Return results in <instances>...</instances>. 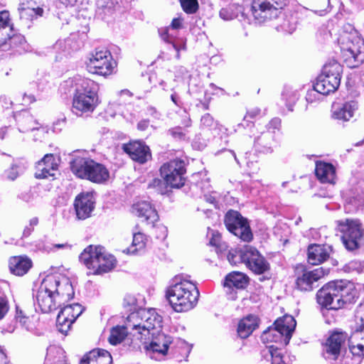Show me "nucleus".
Listing matches in <instances>:
<instances>
[{
	"label": "nucleus",
	"mask_w": 364,
	"mask_h": 364,
	"mask_svg": "<svg viewBox=\"0 0 364 364\" xmlns=\"http://www.w3.org/2000/svg\"><path fill=\"white\" fill-rule=\"evenodd\" d=\"M128 326L134 331L132 337L144 344L151 359H163L168 352L172 338L161 332L162 317L155 309L141 310L130 316Z\"/></svg>",
	"instance_id": "obj_1"
},
{
	"label": "nucleus",
	"mask_w": 364,
	"mask_h": 364,
	"mask_svg": "<svg viewBox=\"0 0 364 364\" xmlns=\"http://www.w3.org/2000/svg\"><path fill=\"white\" fill-rule=\"evenodd\" d=\"M73 296L74 290L68 277L60 274L48 275L41 282L36 299L41 311L49 313Z\"/></svg>",
	"instance_id": "obj_2"
},
{
	"label": "nucleus",
	"mask_w": 364,
	"mask_h": 364,
	"mask_svg": "<svg viewBox=\"0 0 364 364\" xmlns=\"http://www.w3.org/2000/svg\"><path fill=\"white\" fill-rule=\"evenodd\" d=\"M166 296L175 311L185 312L196 306L199 291L193 282L176 277L173 284L167 289Z\"/></svg>",
	"instance_id": "obj_3"
},
{
	"label": "nucleus",
	"mask_w": 364,
	"mask_h": 364,
	"mask_svg": "<svg viewBox=\"0 0 364 364\" xmlns=\"http://www.w3.org/2000/svg\"><path fill=\"white\" fill-rule=\"evenodd\" d=\"M99 86L88 78L79 80L73 98L72 112L77 116L92 113L100 102Z\"/></svg>",
	"instance_id": "obj_4"
},
{
	"label": "nucleus",
	"mask_w": 364,
	"mask_h": 364,
	"mask_svg": "<svg viewBox=\"0 0 364 364\" xmlns=\"http://www.w3.org/2000/svg\"><path fill=\"white\" fill-rule=\"evenodd\" d=\"M337 41L342 56L349 66L355 67L364 61V40L350 25L345 26L339 33Z\"/></svg>",
	"instance_id": "obj_5"
},
{
	"label": "nucleus",
	"mask_w": 364,
	"mask_h": 364,
	"mask_svg": "<svg viewBox=\"0 0 364 364\" xmlns=\"http://www.w3.org/2000/svg\"><path fill=\"white\" fill-rule=\"evenodd\" d=\"M80 260L93 274H101L112 270L116 264L115 257L103 247L90 245L80 255Z\"/></svg>",
	"instance_id": "obj_6"
},
{
	"label": "nucleus",
	"mask_w": 364,
	"mask_h": 364,
	"mask_svg": "<svg viewBox=\"0 0 364 364\" xmlns=\"http://www.w3.org/2000/svg\"><path fill=\"white\" fill-rule=\"evenodd\" d=\"M350 287L346 282H331L323 286L316 294L318 304L327 310L341 309L346 302Z\"/></svg>",
	"instance_id": "obj_7"
},
{
	"label": "nucleus",
	"mask_w": 364,
	"mask_h": 364,
	"mask_svg": "<svg viewBox=\"0 0 364 364\" xmlns=\"http://www.w3.org/2000/svg\"><path fill=\"white\" fill-rule=\"evenodd\" d=\"M343 73L342 65L335 60L327 62L314 84V90L327 95L338 90Z\"/></svg>",
	"instance_id": "obj_8"
},
{
	"label": "nucleus",
	"mask_w": 364,
	"mask_h": 364,
	"mask_svg": "<svg viewBox=\"0 0 364 364\" xmlns=\"http://www.w3.org/2000/svg\"><path fill=\"white\" fill-rule=\"evenodd\" d=\"M343 243L348 250L358 249L364 238V229L358 219H346L338 222Z\"/></svg>",
	"instance_id": "obj_9"
},
{
	"label": "nucleus",
	"mask_w": 364,
	"mask_h": 364,
	"mask_svg": "<svg viewBox=\"0 0 364 364\" xmlns=\"http://www.w3.org/2000/svg\"><path fill=\"white\" fill-rule=\"evenodd\" d=\"M115 65L111 53L107 49H96L86 61L87 70L90 73L102 76L111 75Z\"/></svg>",
	"instance_id": "obj_10"
},
{
	"label": "nucleus",
	"mask_w": 364,
	"mask_h": 364,
	"mask_svg": "<svg viewBox=\"0 0 364 364\" xmlns=\"http://www.w3.org/2000/svg\"><path fill=\"white\" fill-rule=\"evenodd\" d=\"M186 172L185 162L181 159L169 161L160 168L161 178L171 188H180L184 185Z\"/></svg>",
	"instance_id": "obj_11"
},
{
	"label": "nucleus",
	"mask_w": 364,
	"mask_h": 364,
	"mask_svg": "<svg viewBox=\"0 0 364 364\" xmlns=\"http://www.w3.org/2000/svg\"><path fill=\"white\" fill-rule=\"evenodd\" d=\"M239 257L241 262L255 274H265L270 269L268 261L252 246L245 245L240 248Z\"/></svg>",
	"instance_id": "obj_12"
},
{
	"label": "nucleus",
	"mask_w": 364,
	"mask_h": 364,
	"mask_svg": "<svg viewBox=\"0 0 364 364\" xmlns=\"http://www.w3.org/2000/svg\"><path fill=\"white\" fill-rule=\"evenodd\" d=\"M284 4L283 0H252L251 11L255 19L261 23L276 16Z\"/></svg>",
	"instance_id": "obj_13"
},
{
	"label": "nucleus",
	"mask_w": 364,
	"mask_h": 364,
	"mask_svg": "<svg viewBox=\"0 0 364 364\" xmlns=\"http://www.w3.org/2000/svg\"><path fill=\"white\" fill-rule=\"evenodd\" d=\"M225 224L230 232L242 240L250 242L252 239V233L247 220L237 211L229 210L225 218Z\"/></svg>",
	"instance_id": "obj_14"
},
{
	"label": "nucleus",
	"mask_w": 364,
	"mask_h": 364,
	"mask_svg": "<svg viewBox=\"0 0 364 364\" xmlns=\"http://www.w3.org/2000/svg\"><path fill=\"white\" fill-rule=\"evenodd\" d=\"M83 311V307L77 303L64 306L58 313L56 319L58 331L62 333L66 334L70 330L71 325L81 315Z\"/></svg>",
	"instance_id": "obj_15"
},
{
	"label": "nucleus",
	"mask_w": 364,
	"mask_h": 364,
	"mask_svg": "<svg viewBox=\"0 0 364 364\" xmlns=\"http://www.w3.org/2000/svg\"><path fill=\"white\" fill-rule=\"evenodd\" d=\"M18 11L21 20L29 24L43 15V5L41 0H19Z\"/></svg>",
	"instance_id": "obj_16"
},
{
	"label": "nucleus",
	"mask_w": 364,
	"mask_h": 364,
	"mask_svg": "<svg viewBox=\"0 0 364 364\" xmlns=\"http://www.w3.org/2000/svg\"><path fill=\"white\" fill-rule=\"evenodd\" d=\"M95 198L92 193H82L79 194L75 200V209L77 218L85 220L91 215L95 208Z\"/></svg>",
	"instance_id": "obj_17"
},
{
	"label": "nucleus",
	"mask_w": 364,
	"mask_h": 364,
	"mask_svg": "<svg viewBox=\"0 0 364 364\" xmlns=\"http://www.w3.org/2000/svg\"><path fill=\"white\" fill-rule=\"evenodd\" d=\"M92 159L87 156L85 151H77L72 155L70 162L72 172L78 178L85 179L91 166Z\"/></svg>",
	"instance_id": "obj_18"
},
{
	"label": "nucleus",
	"mask_w": 364,
	"mask_h": 364,
	"mask_svg": "<svg viewBox=\"0 0 364 364\" xmlns=\"http://www.w3.org/2000/svg\"><path fill=\"white\" fill-rule=\"evenodd\" d=\"M328 273V270L324 269L323 267L316 268L311 271H304L301 275L297 277L296 287L301 291H311L314 288V283Z\"/></svg>",
	"instance_id": "obj_19"
},
{
	"label": "nucleus",
	"mask_w": 364,
	"mask_h": 364,
	"mask_svg": "<svg viewBox=\"0 0 364 364\" xmlns=\"http://www.w3.org/2000/svg\"><path fill=\"white\" fill-rule=\"evenodd\" d=\"M346 335L342 332H335L327 339L323 353L326 359L336 360L340 354L342 345L346 340Z\"/></svg>",
	"instance_id": "obj_20"
},
{
	"label": "nucleus",
	"mask_w": 364,
	"mask_h": 364,
	"mask_svg": "<svg viewBox=\"0 0 364 364\" xmlns=\"http://www.w3.org/2000/svg\"><path fill=\"white\" fill-rule=\"evenodd\" d=\"M58 167V162L55 156L52 154H46L36 164V177L37 178L54 177Z\"/></svg>",
	"instance_id": "obj_21"
},
{
	"label": "nucleus",
	"mask_w": 364,
	"mask_h": 364,
	"mask_svg": "<svg viewBox=\"0 0 364 364\" xmlns=\"http://www.w3.org/2000/svg\"><path fill=\"white\" fill-rule=\"evenodd\" d=\"M123 150L131 159L140 164L145 163L151 158L149 146L139 141H135L123 145Z\"/></svg>",
	"instance_id": "obj_22"
},
{
	"label": "nucleus",
	"mask_w": 364,
	"mask_h": 364,
	"mask_svg": "<svg viewBox=\"0 0 364 364\" xmlns=\"http://www.w3.org/2000/svg\"><path fill=\"white\" fill-rule=\"evenodd\" d=\"M281 127V119L275 117L269 121L267 125L268 132L264 133L260 137L257 138L255 141L257 146L261 147L260 151L264 153H272V144H273V136L270 132H274L276 129H279Z\"/></svg>",
	"instance_id": "obj_23"
},
{
	"label": "nucleus",
	"mask_w": 364,
	"mask_h": 364,
	"mask_svg": "<svg viewBox=\"0 0 364 364\" xmlns=\"http://www.w3.org/2000/svg\"><path fill=\"white\" fill-rule=\"evenodd\" d=\"M349 349L359 360L364 357V326L356 325L348 339Z\"/></svg>",
	"instance_id": "obj_24"
},
{
	"label": "nucleus",
	"mask_w": 364,
	"mask_h": 364,
	"mask_svg": "<svg viewBox=\"0 0 364 364\" xmlns=\"http://www.w3.org/2000/svg\"><path fill=\"white\" fill-rule=\"evenodd\" d=\"M19 37L13 36V26L9 11L0 12V47L5 46L9 41L10 45L14 43Z\"/></svg>",
	"instance_id": "obj_25"
},
{
	"label": "nucleus",
	"mask_w": 364,
	"mask_h": 364,
	"mask_svg": "<svg viewBox=\"0 0 364 364\" xmlns=\"http://www.w3.org/2000/svg\"><path fill=\"white\" fill-rule=\"evenodd\" d=\"M133 213L139 218H142L148 223H154L158 220V214L155 208L149 202L139 201L133 205Z\"/></svg>",
	"instance_id": "obj_26"
},
{
	"label": "nucleus",
	"mask_w": 364,
	"mask_h": 364,
	"mask_svg": "<svg viewBox=\"0 0 364 364\" xmlns=\"http://www.w3.org/2000/svg\"><path fill=\"white\" fill-rule=\"evenodd\" d=\"M358 109V104L355 100L344 102L340 106L335 107L332 111V117L343 122L349 121Z\"/></svg>",
	"instance_id": "obj_27"
},
{
	"label": "nucleus",
	"mask_w": 364,
	"mask_h": 364,
	"mask_svg": "<svg viewBox=\"0 0 364 364\" xmlns=\"http://www.w3.org/2000/svg\"><path fill=\"white\" fill-rule=\"evenodd\" d=\"M330 251V247L311 245L308 248V262L313 265H317L328 258Z\"/></svg>",
	"instance_id": "obj_28"
},
{
	"label": "nucleus",
	"mask_w": 364,
	"mask_h": 364,
	"mask_svg": "<svg viewBox=\"0 0 364 364\" xmlns=\"http://www.w3.org/2000/svg\"><path fill=\"white\" fill-rule=\"evenodd\" d=\"M315 173L321 183H335L336 169L331 164L321 161L317 162L316 164Z\"/></svg>",
	"instance_id": "obj_29"
},
{
	"label": "nucleus",
	"mask_w": 364,
	"mask_h": 364,
	"mask_svg": "<svg viewBox=\"0 0 364 364\" xmlns=\"http://www.w3.org/2000/svg\"><path fill=\"white\" fill-rule=\"evenodd\" d=\"M90 163H91L90 171L85 179L97 183H101L108 180L109 173L104 165L97 163L94 160Z\"/></svg>",
	"instance_id": "obj_30"
},
{
	"label": "nucleus",
	"mask_w": 364,
	"mask_h": 364,
	"mask_svg": "<svg viewBox=\"0 0 364 364\" xmlns=\"http://www.w3.org/2000/svg\"><path fill=\"white\" fill-rule=\"evenodd\" d=\"M296 322L294 318L290 315H285L277 318L274 326L285 336L286 342H289L292 333L296 328Z\"/></svg>",
	"instance_id": "obj_31"
},
{
	"label": "nucleus",
	"mask_w": 364,
	"mask_h": 364,
	"mask_svg": "<svg viewBox=\"0 0 364 364\" xmlns=\"http://www.w3.org/2000/svg\"><path fill=\"white\" fill-rule=\"evenodd\" d=\"M134 314L135 313H130L129 314V316L127 318L125 325L117 326L111 329L110 335L109 337V341L112 345H117L122 342L128 333H129L132 336V333L134 330L131 327L128 326V323L130 316ZM136 314H139V312H137Z\"/></svg>",
	"instance_id": "obj_32"
},
{
	"label": "nucleus",
	"mask_w": 364,
	"mask_h": 364,
	"mask_svg": "<svg viewBox=\"0 0 364 364\" xmlns=\"http://www.w3.org/2000/svg\"><path fill=\"white\" fill-rule=\"evenodd\" d=\"M16 119L18 126V131L20 132H26L36 129L40 131L43 134L47 132L45 128H38L34 126L37 123L33 120V117L26 111L18 113L16 116Z\"/></svg>",
	"instance_id": "obj_33"
},
{
	"label": "nucleus",
	"mask_w": 364,
	"mask_h": 364,
	"mask_svg": "<svg viewBox=\"0 0 364 364\" xmlns=\"http://www.w3.org/2000/svg\"><path fill=\"white\" fill-rule=\"evenodd\" d=\"M32 266L31 260L27 257H13L9 260V269L12 274L23 276Z\"/></svg>",
	"instance_id": "obj_34"
},
{
	"label": "nucleus",
	"mask_w": 364,
	"mask_h": 364,
	"mask_svg": "<svg viewBox=\"0 0 364 364\" xmlns=\"http://www.w3.org/2000/svg\"><path fill=\"white\" fill-rule=\"evenodd\" d=\"M284 337L285 336L274 326V327H269L262 333L261 339L264 343H277L276 346L280 348L289 343V342H286Z\"/></svg>",
	"instance_id": "obj_35"
},
{
	"label": "nucleus",
	"mask_w": 364,
	"mask_h": 364,
	"mask_svg": "<svg viewBox=\"0 0 364 364\" xmlns=\"http://www.w3.org/2000/svg\"><path fill=\"white\" fill-rule=\"evenodd\" d=\"M248 277L240 272L229 273L224 282V286L229 288L245 289L248 284Z\"/></svg>",
	"instance_id": "obj_36"
},
{
	"label": "nucleus",
	"mask_w": 364,
	"mask_h": 364,
	"mask_svg": "<svg viewBox=\"0 0 364 364\" xmlns=\"http://www.w3.org/2000/svg\"><path fill=\"white\" fill-rule=\"evenodd\" d=\"M258 326L257 318L254 316H247L240 320L237 326V333L242 338H247Z\"/></svg>",
	"instance_id": "obj_37"
},
{
	"label": "nucleus",
	"mask_w": 364,
	"mask_h": 364,
	"mask_svg": "<svg viewBox=\"0 0 364 364\" xmlns=\"http://www.w3.org/2000/svg\"><path fill=\"white\" fill-rule=\"evenodd\" d=\"M88 364H111L112 358L111 354L103 349H95L87 354Z\"/></svg>",
	"instance_id": "obj_38"
},
{
	"label": "nucleus",
	"mask_w": 364,
	"mask_h": 364,
	"mask_svg": "<svg viewBox=\"0 0 364 364\" xmlns=\"http://www.w3.org/2000/svg\"><path fill=\"white\" fill-rule=\"evenodd\" d=\"M147 238L141 232H136L133 235L132 245L123 250L127 254L135 255L143 251L146 247Z\"/></svg>",
	"instance_id": "obj_39"
},
{
	"label": "nucleus",
	"mask_w": 364,
	"mask_h": 364,
	"mask_svg": "<svg viewBox=\"0 0 364 364\" xmlns=\"http://www.w3.org/2000/svg\"><path fill=\"white\" fill-rule=\"evenodd\" d=\"M262 356L267 360L270 358L272 364H287L283 359L282 350L277 346H267L262 350Z\"/></svg>",
	"instance_id": "obj_40"
},
{
	"label": "nucleus",
	"mask_w": 364,
	"mask_h": 364,
	"mask_svg": "<svg viewBox=\"0 0 364 364\" xmlns=\"http://www.w3.org/2000/svg\"><path fill=\"white\" fill-rule=\"evenodd\" d=\"M27 164L23 161H15L10 168L5 171V176L10 181L16 180L26 169Z\"/></svg>",
	"instance_id": "obj_41"
},
{
	"label": "nucleus",
	"mask_w": 364,
	"mask_h": 364,
	"mask_svg": "<svg viewBox=\"0 0 364 364\" xmlns=\"http://www.w3.org/2000/svg\"><path fill=\"white\" fill-rule=\"evenodd\" d=\"M44 364H67V363L64 360L62 350L53 346L47 350Z\"/></svg>",
	"instance_id": "obj_42"
},
{
	"label": "nucleus",
	"mask_w": 364,
	"mask_h": 364,
	"mask_svg": "<svg viewBox=\"0 0 364 364\" xmlns=\"http://www.w3.org/2000/svg\"><path fill=\"white\" fill-rule=\"evenodd\" d=\"M123 308L131 313H137L144 309H139V306L138 304L137 298L131 294H127L124 296L123 299Z\"/></svg>",
	"instance_id": "obj_43"
},
{
	"label": "nucleus",
	"mask_w": 364,
	"mask_h": 364,
	"mask_svg": "<svg viewBox=\"0 0 364 364\" xmlns=\"http://www.w3.org/2000/svg\"><path fill=\"white\" fill-rule=\"evenodd\" d=\"M170 31L171 28L169 27L161 28L159 29V33L164 41L173 45V48L177 52V58H179V50L185 49V44L180 46H177L173 41V34L170 33Z\"/></svg>",
	"instance_id": "obj_44"
},
{
	"label": "nucleus",
	"mask_w": 364,
	"mask_h": 364,
	"mask_svg": "<svg viewBox=\"0 0 364 364\" xmlns=\"http://www.w3.org/2000/svg\"><path fill=\"white\" fill-rule=\"evenodd\" d=\"M183 11L187 14H194L198 8L197 0H180Z\"/></svg>",
	"instance_id": "obj_45"
},
{
	"label": "nucleus",
	"mask_w": 364,
	"mask_h": 364,
	"mask_svg": "<svg viewBox=\"0 0 364 364\" xmlns=\"http://www.w3.org/2000/svg\"><path fill=\"white\" fill-rule=\"evenodd\" d=\"M38 219L37 218H33L29 220L28 225H26L22 233V238H26L29 237L33 232L34 228L38 225Z\"/></svg>",
	"instance_id": "obj_46"
},
{
	"label": "nucleus",
	"mask_w": 364,
	"mask_h": 364,
	"mask_svg": "<svg viewBox=\"0 0 364 364\" xmlns=\"http://www.w3.org/2000/svg\"><path fill=\"white\" fill-rule=\"evenodd\" d=\"M16 319L21 325L26 328H29L30 318L26 316L21 310L16 309Z\"/></svg>",
	"instance_id": "obj_47"
},
{
	"label": "nucleus",
	"mask_w": 364,
	"mask_h": 364,
	"mask_svg": "<svg viewBox=\"0 0 364 364\" xmlns=\"http://www.w3.org/2000/svg\"><path fill=\"white\" fill-rule=\"evenodd\" d=\"M220 16L225 21L232 20L237 17V14L233 12L232 8H223L220 11Z\"/></svg>",
	"instance_id": "obj_48"
},
{
	"label": "nucleus",
	"mask_w": 364,
	"mask_h": 364,
	"mask_svg": "<svg viewBox=\"0 0 364 364\" xmlns=\"http://www.w3.org/2000/svg\"><path fill=\"white\" fill-rule=\"evenodd\" d=\"M356 325L364 326V304H360L355 311Z\"/></svg>",
	"instance_id": "obj_49"
},
{
	"label": "nucleus",
	"mask_w": 364,
	"mask_h": 364,
	"mask_svg": "<svg viewBox=\"0 0 364 364\" xmlns=\"http://www.w3.org/2000/svg\"><path fill=\"white\" fill-rule=\"evenodd\" d=\"M37 250L49 252L52 250L51 245L46 243L44 239H40L34 242Z\"/></svg>",
	"instance_id": "obj_50"
},
{
	"label": "nucleus",
	"mask_w": 364,
	"mask_h": 364,
	"mask_svg": "<svg viewBox=\"0 0 364 364\" xmlns=\"http://www.w3.org/2000/svg\"><path fill=\"white\" fill-rule=\"evenodd\" d=\"M239 252L240 249L238 250H230L228 255V259L229 262L232 264H237L238 262H241V259L239 257Z\"/></svg>",
	"instance_id": "obj_51"
},
{
	"label": "nucleus",
	"mask_w": 364,
	"mask_h": 364,
	"mask_svg": "<svg viewBox=\"0 0 364 364\" xmlns=\"http://www.w3.org/2000/svg\"><path fill=\"white\" fill-rule=\"evenodd\" d=\"M169 133L173 138L178 139H183L186 136L185 131L179 127L170 129Z\"/></svg>",
	"instance_id": "obj_52"
},
{
	"label": "nucleus",
	"mask_w": 364,
	"mask_h": 364,
	"mask_svg": "<svg viewBox=\"0 0 364 364\" xmlns=\"http://www.w3.org/2000/svg\"><path fill=\"white\" fill-rule=\"evenodd\" d=\"M9 309L7 300L3 296H0V320L6 316Z\"/></svg>",
	"instance_id": "obj_53"
},
{
	"label": "nucleus",
	"mask_w": 364,
	"mask_h": 364,
	"mask_svg": "<svg viewBox=\"0 0 364 364\" xmlns=\"http://www.w3.org/2000/svg\"><path fill=\"white\" fill-rule=\"evenodd\" d=\"M360 262L351 261L346 265V269L348 271H356L358 272L362 270V267Z\"/></svg>",
	"instance_id": "obj_54"
},
{
	"label": "nucleus",
	"mask_w": 364,
	"mask_h": 364,
	"mask_svg": "<svg viewBox=\"0 0 364 364\" xmlns=\"http://www.w3.org/2000/svg\"><path fill=\"white\" fill-rule=\"evenodd\" d=\"M183 19L180 17L174 18L169 26L171 30H178L182 28Z\"/></svg>",
	"instance_id": "obj_55"
},
{
	"label": "nucleus",
	"mask_w": 364,
	"mask_h": 364,
	"mask_svg": "<svg viewBox=\"0 0 364 364\" xmlns=\"http://www.w3.org/2000/svg\"><path fill=\"white\" fill-rule=\"evenodd\" d=\"M200 121L202 124L205 127H211L214 123L213 118L209 114H204Z\"/></svg>",
	"instance_id": "obj_56"
},
{
	"label": "nucleus",
	"mask_w": 364,
	"mask_h": 364,
	"mask_svg": "<svg viewBox=\"0 0 364 364\" xmlns=\"http://www.w3.org/2000/svg\"><path fill=\"white\" fill-rule=\"evenodd\" d=\"M260 113V109L258 108H255L252 110H250L247 112V115L245 117V119L250 117V118H254Z\"/></svg>",
	"instance_id": "obj_57"
},
{
	"label": "nucleus",
	"mask_w": 364,
	"mask_h": 364,
	"mask_svg": "<svg viewBox=\"0 0 364 364\" xmlns=\"http://www.w3.org/2000/svg\"><path fill=\"white\" fill-rule=\"evenodd\" d=\"M0 364H8L7 356L1 346H0Z\"/></svg>",
	"instance_id": "obj_58"
},
{
	"label": "nucleus",
	"mask_w": 364,
	"mask_h": 364,
	"mask_svg": "<svg viewBox=\"0 0 364 364\" xmlns=\"http://www.w3.org/2000/svg\"><path fill=\"white\" fill-rule=\"evenodd\" d=\"M149 122L147 120H142L137 124V127L139 130L144 131L149 127Z\"/></svg>",
	"instance_id": "obj_59"
},
{
	"label": "nucleus",
	"mask_w": 364,
	"mask_h": 364,
	"mask_svg": "<svg viewBox=\"0 0 364 364\" xmlns=\"http://www.w3.org/2000/svg\"><path fill=\"white\" fill-rule=\"evenodd\" d=\"M23 101L25 102H33L36 101V99L33 95H26L23 96Z\"/></svg>",
	"instance_id": "obj_60"
},
{
	"label": "nucleus",
	"mask_w": 364,
	"mask_h": 364,
	"mask_svg": "<svg viewBox=\"0 0 364 364\" xmlns=\"http://www.w3.org/2000/svg\"><path fill=\"white\" fill-rule=\"evenodd\" d=\"M51 247H52V250L53 248H56V249L68 248V249H70L71 247V246L70 245H68V243L55 244V245H52Z\"/></svg>",
	"instance_id": "obj_61"
},
{
	"label": "nucleus",
	"mask_w": 364,
	"mask_h": 364,
	"mask_svg": "<svg viewBox=\"0 0 364 364\" xmlns=\"http://www.w3.org/2000/svg\"><path fill=\"white\" fill-rule=\"evenodd\" d=\"M8 127H0V139H3L8 131Z\"/></svg>",
	"instance_id": "obj_62"
},
{
	"label": "nucleus",
	"mask_w": 364,
	"mask_h": 364,
	"mask_svg": "<svg viewBox=\"0 0 364 364\" xmlns=\"http://www.w3.org/2000/svg\"><path fill=\"white\" fill-rule=\"evenodd\" d=\"M65 118H63V119H59V120H58L56 122H55V123H54V128H55V129H57V127H58V125H61V124H62V125H64V124H65Z\"/></svg>",
	"instance_id": "obj_63"
},
{
	"label": "nucleus",
	"mask_w": 364,
	"mask_h": 364,
	"mask_svg": "<svg viewBox=\"0 0 364 364\" xmlns=\"http://www.w3.org/2000/svg\"><path fill=\"white\" fill-rule=\"evenodd\" d=\"M171 99L172 100V102L176 105H178V102H177V97H176V95L175 94H172L171 96Z\"/></svg>",
	"instance_id": "obj_64"
}]
</instances>
